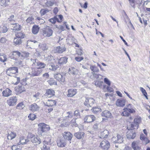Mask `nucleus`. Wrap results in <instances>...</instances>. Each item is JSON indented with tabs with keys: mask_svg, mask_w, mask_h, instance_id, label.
<instances>
[{
	"mask_svg": "<svg viewBox=\"0 0 150 150\" xmlns=\"http://www.w3.org/2000/svg\"><path fill=\"white\" fill-rule=\"evenodd\" d=\"M38 134L41 135H43V132L49 130L50 128L49 125L44 123H41L38 124Z\"/></svg>",
	"mask_w": 150,
	"mask_h": 150,
	"instance_id": "f257e3e1",
	"label": "nucleus"
},
{
	"mask_svg": "<svg viewBox=\"0 0 150 150\" xmlns=\"http://www.w3.org/2000/svg\"><path fill=\"white\" fill-rule=\"evenodd\" d=\"M42 70L40 68H31L29 69V72L28 74L30 76H37L42 74Z\"/></svg>",
	"mask_w": 150,
	"mask_h": 150,
	"instance_id": "f03ea898",
	"label": "nucleus"
},
{
	"mask_svg": "<svg viewBox=\"0 0 150 150\" xmlns=\"http://www.w3.org/2000/svg\"><path fill=\"white\" fill-rule=\"evenodd\" d=\"M42 32L45 36L49 37L52 36L53 31L50 27L45 26L43 29Z\"/></svg>",
	"mask_w": 150,
	"mask_h": 150,
	"instance_id": "7ed1b4c3",
	"label": "nucleus"
},
{
	"mask_svg": "<svg viewBox=\"0 0 150 150\" xmlns=\"http://www.w3.org/2000/svg\"><path fill=\"white\" fill-rule=\"evenodd\" d=\"M99 147L103 150H108L110 147V144L108 141L104 140L100 143Z\"/></svg>",
	"mask_w": 150,
	"mask_h": 150,
	"instance_id": "20e7f679",
	"label": "nucleus"
},
{
	"mask_svg": "<svg viewBox=\"0 0 150 150\" xmlns=\"http://www.w3.org/2000/svg\"><path fill=\"white\" fill-rule=\"evenodd\" d=\"M17 101V99L16 96H12L8 99L6 103L9 106H13L16 105Z\"/></svg>",
	"mask_w": 150,
	"mask_h": 150,
	"instance_id": "39448f33",
	"label": "nucleus"
},
{
	"mask_svg": "<svg viewBox=\"0 0 150 150\" xmlns=\"http://www.w3.org/2000/svg\"><path fill=\"white\" fill-rule=\"evenodd\" d=\"M51 139L46 138L43 142V146L41 148V150H50V147L48 146L50 144Z\"/></svg>",
	"mask_w": 150,
	"mask_h": 150,
	"instance_id": "423d86ee",
	"label": "nucleus"
},
{
	"mask_svg": "<svg viewBox=\"0 0 150 150\" xmlns=\"http://www.w3.org/2000/svg\"><path fill=\"white\" fill-rule=\"evenodd\" d=\"M18 72V69L16 67H10L7 69L6 71L7 74L10 76H12Z\"/></svg>",
	"mask_w": 150,
	"mask_h": 150,
	"instance_id": "0eeeda50",
	"label": "nucleus"
},
{
	"mask_svg": "<svg viewBox=\"0 0 150 150\" xmlns=\"http://www.w3.org/2000/svg\"><path fill=\"white\" fill-rule=\"evenodd\" d=\"M124 111L122 113L123 115L125 116H128L130 115V113H134L135 112V108H132V109H127L124 108Z\"/></svg>",
	"mask_w": 150,
	"mask_h": 150,
	"instance_id": "6e6552de",
	"label": "nucleus"
},
{
	"mask_svg": "<svg viewBox=\"0 0 150 150\" xmlns=\"http://www.w3.org/2000/svg\"><path fill=\"white\" fill-rule=\"evenodd\" d=\"M95 100L93 98H87L84 102V104L87 107H91L94 103Z\"/></svg>",
	"mask_w": 150,
	"mask_h": 150,
	"instance_id": "1a4fd4ad",
	"label": "nucleus"
},
{
	"mask_svg": "<svg viewBox=\"0 0 150 150\" xmlns=\"http://www.w3.org/2000/svg\"><path fill=\"white\" fill-rule=\"evenodd\" d=\"M96 117L93 115H88L86 116L84 119L85 122H91L94 121Z\"/></svg>",
	"mask_w": 150,
	"mask_h": 150,
	"instance_id": "9d476101",
	"label": "nucleus"
},
{
	"mask_svg": "<svg viewBox=\"0 0 150 150\" xmlns=\"http://www.w3.org/2000/svg\"><path fill=\"white\" fill-rule=\"evenodd\" d=\"M54 77L59 82H64L65 80V78L64 76H62L60 73H56L54 74Z\"/></svg>",
	"mask_w": 150,
	"mask_h": 150,
	"instance_id": "9b49d317",
	"label": "nucleus"
},
{
	"mask_svg": "<svg viewBox=\"0 0 150 150\" xmlns=\"http://www.w3.org/2000/svg\"><path fill=\"white\" fill-rule=\"evenodd\" d=\"M126 101L125 99H119L116 100V104L118 106L123 107L125 105Z\"/></svg>",
	"mask_w": 150,
	"mask_h": 150,
	"instance_id": "f8f14e48",
	"label": "nucleus"
},
{
	"mask_svg": "<svg viewBox=\"0 0 150 150\" xmlns=\"http://www.w3.org/2000/svg\"><path fill=\"white\" fill-rule=\"evenodd\" d=\"M63 136L64 139L69 141L71 140L73 137L72 134L68 132H64L63 134Z\"/></svg>",
	"mask_w": 150,
	"mask_h": 150,
	"instance_id": "ddd939ff",
	"label": "nucleus"
},
{
	"mask_svg": "<svg viewBox=\"0 0 150 150\" xmlns=\"http://www.w3.org/2000/svg\"><path fill=\"white\" fill-rule=\"evenodd\" d=\"M12 91L8 88H6L2 92V96L5 97H8L12 95Z\"/></svg>",
	"mask_w": 150,
	"mask_h": 150,
	"instance_id": "4468645a",
	"label": "nucleus"
},
{
	"mask_svg": "<svg viewBox=\"0 0 150 150\" xmlns=\"http://www.w3.org/2000/svg\"><path fill=\"white\" fill-rule=\"evenodd\" d=\"M29 109L33 112L38 111L39 110L40 107L36 103H34L29 106Z\"/></svg>",
	"mask_w": 150,
	"mask_h": 150,
	"instance_id": "2eb2a0df",
	"label": "nucleus"
},
{
	"mask_svg": "<svg viewBox=\"0 0 150 150\" xmlns=\"http://www.w3.org/2000/svg\"><path fill=\"white\" fill-rule=\"evenodd\" d=\"M31 141L33 143H35L37 144H39L41 143L40 139L34 135L31 137Z\"/></svg>",
	"mask_w": 150,
	"mask_h": 150,
	"instance_id": "dca6fc26",
	"label": "nucleus"
},
{
	"mask_svg": "<svg viewBox=\"0 0 150 150\" xmlns=\"http://www.w3.org/2000/svg\"><path fill=\"white\" fill-rule=\"evenodd\" d=\"M66 48L64 47L58 46L54 48V51L55 52L61 53L66 51Z\"/></svg>",
	"mask_w": 150,
	"mask_h": 150,
	"instance_id": "f3484780",
	"label": "nucleus"
},
{
	"mask_svg": "<svg viewBox=\"0 0 150 150\" xmlns=\"http://www.w3.org/2000/svg\"><path fill=\"white\" fill-rule=\"evenodd\" d=\"M139 141H134L132 144V147L134 150H141V147L139 146Z\"/></svg>",
	"mask_w": 150,
	"mask_h": 150,
	"instance_id": "a211bd4d",
	"label": "nucleus"
},
{
	"mask_svg": "<svg viewBox=\"0 0 150 150\" xmlns=\"http://www.w3.org/2000/svg\"><path fill=\"white\" fill-rule=\"evenodd\" d=\"M136 136V133L131 130H129L127 133V137L128 139H133Z\"/></svg>",
	"mask_w": 150,
	"mask_h": 150,
	"instance_id": "6ab92c4d",
	"label": "nucleus"
},
{
	"mask_svg": "<svg viewBox=\"0 0 150 150\" xmlns=\"http://www.w3.org/2000/svg\"><path fill=\"white\" fill-rule=\"evenodd\" d=\"M57 142L58 146L59 147H64L66 144V141L64 139H58Z\"/></svg>",
	"mask_w": 150,
	"mask_h": 150,
	"instance_id": "aec40b11",
	"label": "nucleus"
},
{
	"mask_svg": "<svg viewBox=\"0 0 150 150\" xmlns=\"http://www.w3.org/2000/svg\"><path fill=\"white\" fill-rule=\"evenodd\" d=\"M78 72V70L76 69L73 67H71L69 69L68 73L70 74L75 75L77 74Z\"/></svg>",
	"mask_w": 150,
	"mask_h": 150,
	"instance_id": "412c9836",
	"label": "nucleus"
},
{
	"mask_svg": "<svg viewBox=\"0 0 150 150\" xmlns=\"http://www.w3.org/2000/svg\"><path fill=\"white\" fill-rule=\"evenodd\" d=\"M101 116L105 117L107 119L111 117L112 114L108 110H104L101 113Z\"/></svg>",
	"mask_w": 150,
	"mask_h": 150,
	"instance_id": "4be33fe9",
	"label": "nucleus"
},
{
	"mask_svg": "<svg viewBox=\"0 0 150 150\" xmlns=\"http://www.w3.org/2000/svg\"><path fill=\"white\" fill-rule=\"evenodd\" d=\"M56 102L54 100H48L45 104L48 107H53L56 105Z\"/></svg>",
	"mask_w": 150,
	"mask_h": 150,
	"instance_id": "5701e85b",
	"label": "nucleus"
},
{
	"mask_svg": "<svg viewBox=\"0 0 150 150\" xmlns=\"http://www.w3.org/2000/svg\"><path fill=\"white\" fill-rule=\"evenodd\" d=\"M29 141L28 139H25L24 138V137L23 136H21L19 138V144L18 145L20 144H26Z\"/></svg>",
	"mask_w": 150,
	"mask_h": 150,
	"instance_id": "b1692460",
	"label": "nucleus"
},
{
	"mask_svg": "<svg viewBox=\"0 0 150 150\" xmlns=\"http://www.w3.org/2000/svg\"><path fill=\"white\" fill-rule=\"evenodd\" d=\"M76 90L75 89H71L68 91L67 96L69 97H72L75 95L76 93Z\"/></svg>",
	"mask_w": 150,
	"mask_h": 150,
	"instance_id": "393cba45",
	"label": "nucleus"
},
{
	"mask_svg": "<svg viewBox=\"0 0 150 150\" xmlns=\"http://www.w3.org/2000/svg\"><path fill=\"white\" fill-rule=\"evenodd\" d=\"M84 133L83 132H76L74 133V136L78 139H80L83 137Z\"/></svg>",
	"mask_w": 150,
	"mask_h": 150,
	"instance_id": "a878e982",
	"label": "nucleus"
},
{
	"mask_svg": "<svg viewBox=\"0 0 150 150\" xmlns=\"http://www.w3.org/2000/svg\"><path fill=\"white\" fill-rule=\"evenodd\" d=\"M54 91L52 89H49L47 90L46 94L48 97H50L54 95Z\"/></svg>",
	"mask_w": 150,
	"mask_h": 150,
	"instance_id": "bb28decb",
	"label": "nucleus"
},
{
	"mask_svg": "<svg viewBox=\"0 0 150 150\" xmlns=\"http://www.w3.org/2000/svg\"><path fill=\"white\" fill-rule=\"evenodd\" d=\"M140 139L142 140V142L145 144H147L149 142V141L143 134H141L140 135Z\"/></svg>",
	"mask_w": 150,
	"mask_h": 150,
	"instance_id": "cd10ccee",
	"label": "nucleus"
},
{
	"mask_svg": "<svg viewBox=\"0 0 150 150\" xmlns=\"http://www.w3.org/2000/svg\"><path fill=\"white\" fill-rule=\"evenodd\" d=\"M67 58L66 57H62L59 59L58 63L59 64H66L67 62Z\"/></svg>",
	"mask_w": 150,
	"mask_h": 150,
	"instance_id": "c85d7f7f",
	"label": "nucleus"
},
{
	"mask_svg": "<svg viewBox=\"0 0 150 150\" xmlns=\"http://www.w3.org/2000/svg\"><path fill=\"white\" fill-rule=\"evenodd\" d=\"M22 42V40L20 38L17 37L15 38L13 40V42L15 45H18L21 44Z\"/></svg>",
	"mask_w": 150,
	"mask_h": 150,
	"instance_id": "c756f323",
	"label": "nucleus"
},
{
	"mask_svg": "<svg viewBox=\"0 0 150 150\" xmlns=\"http://www.w3.org/2000/svg\"><path fill=\"white\" fill-rule=\"evenodd\" d=\"M76 39L73 37H69L67 39V43L69 45L72 44L73 43H75Z\"/></svg>",
	"mask_w": 150,
	"mask_h": 150,
	"instance_id": "7c9ffc66",
	"label": "nucleus"
},
{
	"mask_svg": "<svg viewBox=\"0 0 150 150\" xmlns=\"http://www.w3.org/2000/svg\"><path fill=\"white\" fill-rule=\"evenodd\" d=\"M11 24L13 25L12 27L13 28L12 29L13 30H19L21 29V26L18 24L17 23H11Z\"/></svg>",
	"mask_w": 150,
	"mask_h": 150,
	"instance_id": "2f4dec72",
	"label": "nucleus"
},
{
	"mask_svg": "<svg viewBox=\"0 0 150 150\" xmlns=\"http://www.w3.org/2000/svg\"><path fill=\"white\" fill-rule=\"evenodd\" d=\"M16 135V134L15 132H11L8 133L7 137L8 139L11 140L15 138Z\"/></svg>",
	"mask_w": 150,
	"mask_h": 150,
	"instance_id": "473e14b6",
	"label": "nucleus"
},
{
	"mask_svg": "<svg viewBox=\"0 0 150 150\" xmlns=\"http://www.w3.org/2000/svg\"><path fill=\"white\" fill-rule=\"evenodd\" d=\"M39 30V28L38 27V26L34 25L32 28V33L33 34H36L38 33Z\"/></svg>",
	"mask_w": 150,
	"mask_h": 150,
	"instance_id": "72a5a7b5",
	"label": "nucleus"
},
{
	"mask_svg": "<svg viewBox=\"0 0 150 150\" xmlns=\"http://www.w3.org/2000/svg\"><path fill=\"white\" fill-rule=\"evenodd\" d=\"M7 58L6 56L4 54L0 53V61L3 62L6 61Z\"/></svg>",
	"mask_w": 150,
	"mask_h": 150,
	"instance_id": "f704fd0d",
	"label": "nucleus"
},
{
	"mask_svg": "<svg viewBox=\"0 0 150 150\" xmlns=\"http://www.w3.org/2000/svg\"><path fill=\"white\" fill-rule=\"evenodd\" d=\"M90 69H91L92 73L98 72L99 71V70L97 67L95 65H91Z\"/></svg>",
	"mask_w": 150,
	"mask_h": 150,
	"instance_id": "c9c22d12",
	"label": "nucleus"
},
{
	"mask_svg": "<svg viewBox=\"0 0 150 150\" xmlns=\"http://www.w3.org/2000/svg\"><path fill=\"white\" fill-rule=\"evenodd\" d=\"M34 18L33 17H29L26 20V22L27 23L31 24L34 23Z\"/></svg>",
	"mask_w": 150,
	"mask_h": 150,
	"instance_id": "e433bc0d",
	"label": "nucleus"
},
{
	"mask_svg": "<svg viewBox=\"0 0 150 150\" xmlns=\"http://www.w3.org/2000/svg\"><path fill=\"white\" fill-rule=\"evenodd\" d=\"M95 82V85L96 86L99 87L100 88H102V85L103 83V81L96 80Z\"/></svg>",
	"mask_w": 150,
	"mask_h": 150,
	"instance_id": "4c0bfd02",
	"label": "nucleus"
},
{
	"mask_svg": "<svg viewBox=\"0 0 150 150\" xmlns=\"http://www.w3.org/2000/svg\"><path fill=\"white\" fill-rule=\"evenodd\" d=\"M101 110V109L98 107H94L91 109V110L94 113H96L99 112H100Z\"/></svg>",
	"mask_w": 150,
	"mask_h": 150,
	"instance_id": "58836bf2",
	"label": "nucleus"
},
{
	"mask_svg": "<svg viewBox=\"0 0 150 150\" xmlns=\"http://www.w3.org/2000/svg\"><path fill=\"white\" fill-rule=\"evenodd\" d=\"M29 54L28 52H24L21 54L20 58L21 59H23L29 57Z\"/></svg>",
	"mask_w": 150,
	"mask_h": 150,
	"instance_id": "ea45409f",
	"label": "nucleus"
},
{
	"mask_svg": "<svg viewBox=\"0 0 150 150\" xmlns=\"http://www.w3.org/2000/svg\"><path fill=\"white\" fill-rule=\"evenodd\" d=\"M93 76L97 79H98V80H100L102 79L103 76L102 75L100 74H97L95 73H91Z\"/></svg>",
	"mask_w": 150,
	"mask_h": 150,
	"instance_id": "a19ab883",
	"label": "nucleus"
},
{
	"mask_svg": "<svg viewBox=\"0 0 150 150\" xmlns=\"http://www.w3.org/2000/svg\"><path fill=\"white\" fill-rule=\"evenodd\" d=\"M36 64V65L39 67L37 68H40L41 69L42 68H45L46 66V64H45L41 62H37Z\"/></svg>",
	"mask_w": 150,
	"mask_h": 150,
	"instance_id": "79ce46f5",
	"label": "nucleus"
},
{
	"mask_svg": "<svg viewBox=\"0 0 150 150\" xmlns=\"http://www.w3.org/2000/svg\"><path fill=\"white\" fill-rule=\"evenodd\" d=\"M9 0H1L0 4L1 6H6L9 3Z\"/></svg>",
	"mask_w": 150,
	"mask_h": 150,
	"instance_id": "37998d69",
	"label": "nucleus"
},
{
	"mask_svg": "<svg viewBox=\"0 0 150 150\" xmlns=\"http://www.w3.org/2000/svg\"><path fill=\"white\" fill-rule=\"evenodd\" d=\"M20 81L19 77H15L13 79V81H12V83L15 85H17L19 83Z\"/></svg>",
	"mask_w": 150,
	"mask_h": 150,
	"instance_id": "c03bdc74",
	"label": "nucleus"
},
{
	"mask_svg": "<svg viewBox=\"0 0 150 150\" xmlns=\"http://www.w3.org/2000/svg\"><path fill=\"white\" fill-rule=\"evenodd\" d=\"M117 137L118 138L117 140V143H122L123 141V138L119 134H117Z\"/></svg>",
	"mask_w": 150,
	"mask_h": 150,
	"instance_id": "a18cd8bd",
	"label": "nucleus"
},
{
	"mask_svg": "<svg viewBox=\"0 0 150 150\" xmlns=\"http://www.w3.org/2000/svg\"><path fill=\"white\" fill-rule=\"evenodd\" d=\"M140 89L143 93L144 96L147 99H148V98L147 97V94L146 90L143 88L140 87Z\"/></svg>",
	"mask_w": 150,
	"mask_h": 150,
	"instance_id": "49530a36",
	"label": "nucleus"
},
{
	"mask_svg": "<svg viewBox=\"0 0 150 150\" xmlns=\"http://www.w3.org/2000/svg\"><path fill=\"white\" fill-rule=\"evenodd\" d=\"M49 21L53 24H54L56 21H57L58 22L59 21L58 18L57 17V16L54 17L53 18L50 19H49Z\"/></svg>",
	"mask_w": 150,
	"mask_h": 150,
	"instance_id": "de8ad7c7",
	"label": "nucleus"
},
{
	"mask_svg": "<svg viewBox=\"0 0 150 150\" xmlns=\"http://www.w3.org/2000/svg\"><path fill=\"white\" fill-rule=\"evenodd\" d=\"M16 90L18 92V93H21L24 90L23 87L22 86H18L16 88Z\"/></svg>",
	"mask_w": 150,
	"mask_h": 150,
	"instance_id": "09e8293b",
	"label": "nucleus"
},
{
	"mask_svg": "<svg viewBox=\"0 0 150 150\" xmlns=\"http://www.w3.org/2000/svg\"><path fill=\"white\" fill-rule=\"evenodd\" d=\"M25 107L24 105L23 102H21L18 104L16 106V108L19 109H22Z\"/></svg>",
	"mask_w": 150,
	"mask_h": 150,
	"instance_id": "8fccbe9b",
	"label": "nucleus"
},
{
	"mask_svg": "<svg viewBox=\"0 0 150 150\" xmlns=\"http://www.w3.org/2000/svg\"><path fill=\"white\" fill-rule=\"evenodd\" d=\"M0 30L2 33H6L8 30L7 27L5 25H3L0 28Z\"/></svg>",
	"mask_w": 150,
	"mask_h": 150,
	"instance_id": "3c124183",
	"label": "nucleus"
},
{
	"mask_svg": "<svg viewBox=\"0 0 150 150\" xmlns=\"http://www.w3.org/2000/svg\"><path fill=\"white\" fill-rule=\"evenodd\" d=\"M57 68V66H55L54 65H51L49 66V69L52 71H55Z\"/></svg>",
	"mask_w": 150,
	"mask_h": 150,
	"instance_id": "603ef678",
	"label": "nucleus"
},
{
	"mask_svg": "<svg viewBox=\"0 0 150 150\" xmlns=\"http://www.w3.org/2000/svg\"><path fill=\"white\" fill-rule=\"evenodd\" d=\"M16 37H17L18 38H20L21 39V38H24V35L23 33L21 32H19L17 33V34H16Z\"/></svg>",
	"mask_w": 150,
	"mask_h": 150,
	"instance_id": "864d4df0",
	"label": "nucleus"
},
{
	"mask_svg": "<svg viewBox=\"0 0 150 150\" xmlns=\"http://www.w3.org/2000/svg\"><path fill=\"white\" fill-rule=\"evenodd\" d=\"M47 82L50 85L56 84L55 81L53 79H50L47 81Z\"/></svg>",
	"mask_w": 150,
	"mask_h": 150,
	"instance_id": "5fc2aeb1",
	"label": "nucleus"
},
{
	"mask_svg": "<svg viewBox=\"0 0 150 150\" xmlns=\"http://www.w3.org/2000/svg\"><path fill=\"white\" fill-rule=\"evenodd\" d=\"M12 55H13V56H17H17L20 58L21 53L20 52L17 51H13L12 54Z\"/></svg>",
	"mask_w": 150,
	"mask_h": 150,
	"instance_id": "6e6d98bb",
	"label": "nucleus"
},
{
	"mask_svg": "<svg viewBox=\"0 0 150 150\" xmlns=\"http://www.w3.org/2000/svg\"><path fill=\"white\" fill-rule=\"evenodd\" d=\"M140 121V120L139 118H136L134 120V124L136 125L134 126L137 127V128L138 123Z\"/></svg>",
	"mask_w": 150,
	"mask_h": 150,
	"instance_id": "4d7b16f0",
	"label": "nucleus"
},
{
	"mask_svg": "<svg viewBox=\"0 0 150 150\" xmlns=\"http://www.w3.org/2000/svg\"><path fill=\"white\" fill-rule=\"evenodd\" d=\"M49 11L48 10L46 9H42L40 12L41 15H43Z\"/></svg>",
	"mask_w": 150,
	"mask_h": 150,
	"instance_id": "13d9d810",
	"label": "nucleus"
},
{
	"mask_svg": "<svg viewBox=\"0 0 150 150\" xmlns=\"http://www.w3.org/2000/svg\"><path fill=\"white\" fill-rule=\"evenodd\" d=\"M35 117L36 116L35 114L31 113L29 115L28 117L30 120H33L35 119Z\"/></svg>",
	"mask_w": 150,
	"mask_h": 150,
	"instance_id": "bf43d9fd",
	"label": "nucleus"
},
{
	"mask_svg": "<svg viewBox=\"0 0 150 150\" xmlns=\"http://www.w3.org/2000/svg\"><path fill=\"white\" fill-rule=\"evenodd\" d=\"M40 48L43 50H45L47 49V45L45 44H42L41 45Z\"/></svg>",
	"mask_w": 150,
	"mask_h": 150,
	"instance_id": "052dcab7",
	"label": "nucleus"
},
{
	"mask_svg": "<svg viewBox=\"0 0 150 150\" xmlns=\"http://www.w3.org/2000/svg\"><path fill=\"white\" fill-rule=\"evenodd\" d=\"M107 132V130H104L103 132H102L101 133V137H100V138H104L106 137V136L107 135V134H105V133H106Z\"/></svg>",
	"mask_w": 150,
	"mask_h": 150,
	"instance_id": "680f3d73",
	"label": "nucleus"
},
{
	"mask_svg": "<svg viewBox=\"0 0 150 150\" xmlns=\"http://www.w3.org/2000/svg\"><path fill=\"white\" fill-rule=\"evenodd\" d=\"M104 82L108 86H110L111 84L110 81L107 78H105L104 79Z\"/></svg>",
	"mask_w": 150,
	"mask_h": 150,
	"instance_id": "e2e57ef3",
	"label": "nucleus"
},
{
	"mask_svg": "<svg viewBox=\"0 0 150 150\" xmlns=\"http://www.w3.org/2000/svg\"><path fill=\"white\" fill-rule=\"evenodd\" d=\"M14 15H11L10 16V17L8 18V21L9 23H11V22H14Z\"/></svg>",
	"mask_w": 150,
	"mask_h": 150,
	"instance_id": "0e129e2a",
	"label": "nucleus"
},
{
	"mask_svg": "<svg viewBox=\"0 0 150 150\" xmlns=\"http://www.w3.org/2000/svg\"><path fill=\"white\" fill-rule=\"evenodd\" d=\"M54 4V3L53 2L51 1H48L46 2V4L47 6H52Z\"/></svg>",
	"mask_w": 150,
	"mask_h": 150,
	"instance_id": "69168bd1",
	"label": "nucleus"
},
{
	"mask_svg": "<svg viewBox=\"0 0 150 150\" xmlns=\"http://www.w3.org/2000/svg\"><path fill=\"white\" fill-rule=\"evenodd\" d=\"M11 149L12 150H20L21 149L20 148L18 147V145H14L11 147Z\"/></svg>",
	"mask_w": 150,
	"mask_h": 150,
	"instance_id": "338daca9",
	"label": "nucleus"
},
{
	"mask_svg": "<svg viewBox=\"0 0 150 150\" xmlns=\"http://www.w3.org/2000/svg\"><path fill=\"white\" fill-rule=\"evenodd\" d=\"M71 124L73 127L76 126L77 124L76 122V119H74L72 120L71 121Z\"/></svg>",
	"mask_w": 150,
	"mask_h": 150,
	"instance_id": "774afa93",
	"label": "nucleus"
}]
</instances>
